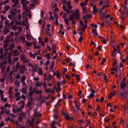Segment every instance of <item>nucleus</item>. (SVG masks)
I'll return each mask as SVG.
<instances>
[{"instance_id": "f257e3e1", "label": "nucleus", "mask_w": 128, "mask_h": 128, "mask_svg": "<svg viewBox=\"0 0 128 128\" xmlns=\"http://www.w3.org/2000/svg\"><path fill=\"white\" fill-rule=\"evenodd\" d=\"M120 93L122 98L126 100L128 98V90H121Z\"/></svg>"}, {"instance_id": "f03ea898", "label": "nucleus", "mask_w": 128, "mask_h": 128, "mask_svg": "<svg viewBox=\"0 0 128 128\" xmlns=\"http://www.w3.org/2000/svg\"><path fill=\"white\" fill-rule=\"evenodd\" d=\"M1 63L0 65V68L2 70V72H4V68H6V64H8V62L6 60H4V58H1Z\"/></svg>"}, {"instance_id": "7ed1b4c3", "label": "nucleus", "mask_w": 128, "mask_h": 128, "mask_svg": "<svg viewBox=\"0 0 128 128\" xmlns=\"http://www.w3.org/2000/svg\"><path fill=\"white\" fill-rule=\"evenodd\" d=\"M0 98H1V100L4 102H6L8 101V98H4V91L0 89Z\"/></svg>"}, {"instance_id": "20e7f679", "label": "nucleus", "mask_w": 128, "mask_h": 128, "mask_svg": "<svg viewBox=\"0 0 128 128\" xmlns=\"http://www.w3.org/2000/svg\"><path fill=\"white\" fill-rule=\"evenodd\" d=\"M12 2H13V4H12V8H14L16 6V8H20V2H18V1L16 0H12Z\"/></svg>"}, {"instance_id": "39448f33", "label": "nucleus", "mask_w": 128, "mask_h": 128, "mask_svg": "<svg viewBox=\"0 0 128 128\" xmlns=\"http://www.w3.org/2000/svg\"><path fill=\"white\" fill-rule=\"evenodd\" d=\"M100 18H110V16L108 14V12H106L104 13L100 14Z\"/></svg>"}, {"instance_id": "423d86ee", "label": "nucleus", "mask_w": 128, "mask_h": 128, "mask_svg": "<svg viewBox=\"0 0 128 128\" xmlns=\"http://www.w3.org/2000/svg\"><path fill=\"white\" fill-rule=\"evenodd\" d=\"M28 4V1L26 0H22L21 4L23 6L24 10H26V4Z\"/></svg>"}, {"instance_id": "0eeeda50", "label": "nucleus", "mask_w": 128, "mask_h": 128, "mask_svg": "<svg viewBox=\"0 0 128 128\" xmlns=\"http://www.w3.org/2000/svg\"><path fill=\"white\" fill-rule=\"evenodd\" d=\"M26 90H28V86L24 82L22 84V92L23 94H26Z\"/></svg>"}, {"instance_id": "6e6552de", "label": "nucleus", "mask_w": 128, "mask_h": 128, "mask_svg": "<svg viewBox=\"0 0 128 128\" xmlns=\"http://www.w3.org/2000/svg\"><path fill=\"white\" fill-rule=\"evenodd\" d=\"M92 34H93L94 38H98V34L96 29L94 28H92Z\"/></svg>"}, {"instance_id": "1a4fd4ad", "label": "nucleus", "mask_w": 128, "mask_h": 128, "mask_svg": "<svg viewBox=\"0 0 128 128\" xmlns=\"http://www.w3.org/2000/svg\"><path fill=\"white\" fill-rule=\"evenodd\" d=\"M91 92L90 93L88 98H92L94 96V94H96V90H94L93 88H92L91 90Z\"/></svg>"}, {"instance_id": "9d476101", "label": "nucleus", "mask_w": 128, "mask_h": 128, "mask_svg": "<svg viewBox=\"0 0 128 128\" xmlns=\"http://www.w3.org/2000/svg\"><path fill=\"white\" fill-rule=\"evenodd\" d=\"M126 83L121 82L120 84V87H121V90H126Z\"/></svg>"}, {"instance_id": "9b49d317", "label": "nucleus", "mask_w": 128, "mask_h": 128, "mask_svg": "<svg viewBox=\"0 0 128 128\" xmlns=\"http://www.w3.org/2000/svg\"><path fill=\"white\" fill-rule=\"evenodd\" d=\"M20 104H22V106H20V109H18L17 112H20V110H22V108H24V101L22 100L20 102Z\"/></svg>"}, {"instance_id": "f8f14e48", "label": "nucleus", "mask_w": 128, "mask_h": 128, "mask_svg": "<svg viewBox=\"0 0 128 128\" xmlns=\"http://www.w3.org/2000/svg\"><path fill=\"white\" fill-rule=\"evenodd\" d=\"M114 96H116V91L110 92V94L108 95V98H112V97Z\"/></svg>"}, {"instance_id": "ddd939ff", "label": "nucleus", "mask_w": 128, "mask_h": 128, "mask_svg": "<svg viewBox=\"0 0 128 128\" xmlns=\"http://www.w3.org/2000/svg\"><path fill=\"white\" fill-rule=\"evenodd\" d=\"M82 10L83 14H88V7H83Z\"/></svg>"}, {"instance_id": "4468645a", "label": "nucleus", "mask_w": 128, "mask_h": 128, "mask_svg": "<svg viewBox=\"0 0 128 128\" xmlns=\"http://www.w3.org/2000/svg\"><path fill=\"white\" fill-rule=\"evenodd\" d=\"M63 10L67 14H70V10H68V8H66V6L65 4L63 5Z\"/></svg>"}, {"instance_id": "2eb2a0df", "label": "nucleus", "mask_w": 128, "mask_h": 128, "mask_svg": "<svg viewBox=\"0 0 128 128\" xmlns=\"http://www.w3.org/2000/svg\"><path fill=\"white\" fill-rule=\"evenodd\" d=\"M29 56H30V58H33V60H34V58H36V54H32V52H29Z\"/></svg>"}, {"instance_id": "dca6fc26", "label": "nucleus", "mask_w": 128, "mask_h": 128, "mask_svg": "<svg viewBox=\"0 0 128 128\" xmlns=\"http://www.w3.org/2000/svg\"><path fill=\"white\" fill-rule=\"evenodd\" d=\"M24 70H26V66L22 65L20 70V72H22V74H24Z\"/></svg>"}, {"instance_id": "f3484780", "label": "nucleus", "mask_w": 128, "mask_h": 128, "mask_svg": "<svg viewBox=\"0 0 128 128\" xmlns=\"http://www.w3.org/2000/svg\"><path fill=\"white\" fill-rule=\"evenodd\" d=\"M34 44V42H26V46H32V44Z\"/></svg>"}, {"instance_id": "a211bd4d", "label": "nucleus", "mask_w": 128, "mask_h": 128, "mask_svg": "<svg viewBox=\"0 0 128 128\" xmlns=\"http://www.w3.org/2000/svg\"><path fill=\"white\" fill-rule=\"evenodd\" d=\"M6 108H12V106H10V104H6L4 105V107L3 108V110H6Z\"/></svg>"}, {"instance_id": "6ab92c4d", "label": "nucleus", "mask_w": 128, "mask_h": 128, "mask_svg": "<svg viewBox=\"0 0 128 128\" xmlns=\"http://www.w3.org/2000/svg\"><path fill=\"white\" fill-rule=\"evenodd\" d=\"M19 54H18V50H15L13 52V56H17Z\"/></svg>"}, {"instance_id": "aec40b11", "label": "nucleus", "mask_w": 128, "mask_h": 128, "mask_svg": "<svg viewBox=\"0 0 128 128\" xmlns=\"http://www.w3.org/2000/svg\"><path fill=\"white\" fill-rule=\"evenodd\" d=\"M92 6L93 8L94 12L96 13L98 12V9L96 8V6L95 5H92Z\"/></svg>"}, {"instance_id": "412c9836", "label": "nucleus", "mask_w": 128, "mask_h": 128, "mask_svg": "<svg viewBox=\"0 0 128 128\" xmlns=\"http://www.w3.org/2000/svg\"><path fill=\"white\" fill-rule=\"evenodd\" d=\"M65 118L66 120H72V118L70 116V115H68V114H65Z\"/></svg>"}, {"instance_id": "4be33fe9", "label": "nucleus", "mask_w": 128, "mask_h": 128, "mask_svg": "<svg viewBox=\"0 0 128 128\" xmlns=\"http://www.w3.org/2000/svg\"><path fill=\"white\" fill-rule=\"evenodd\" d=\"M76 20H80V14H74Z\"/></svg>"}, {"instance_id": "5701e85b", "label": "nucleus", "mask_w": 128, "mask_h": 128, "mask_svg": "<svg viewBox=\"0 0 128 128\" xmlns=\"http://www.w3.org/2000/svg\"><path fill=\"white\" fill-rule=\"evenodd\" d=\"M100 38L103 44H106V38H104L102 36H100Z\"/></svg>"}, {"instance_id": "b1692460", "label": "nucleus", "mask_w": 128, "mask_h": 128, "mask_svg": "<svg viewBox=\"0 0 128 128\" xmlns=\"http://www.w3.org/2000/svg\"><path fill=\"white\" fill-rule=\"evenodd\" d=\"M0 54H1L0 58H4V54H4V48H2L0 50Z\"/></svg>"}, {"instance_id": "393cba45", "label": "nucleus", "mask_w": 128, "mask_h": 128, "mask_svg": "<svg viewBox=\"0 0 128 128\" xmlns=\"http://www.w3.org/2000/svg\"><path fill=\"white\" fill-rule=\"evenodd\" d=\"M80 6H81L82 8H84V6H88V2H82L80 4Z\"/></svg>"}, {"instance_id": "a878e982", "label": "nucleus", "mask_w": 128, "mask_h": 128, "mask_svg": "<svg viewBox=\"0 0 128 128\" xmlns=\"http://www.w3.org/2000/svg\"><path fill=\"white\" fill-rule=\"evenodd\" d=\"M44 56L47 58V60H50V54H46Z\"/></svg>"}, {"instance_id": "bb28decb", "label": "nucleus", "mask_w": 128, "mask_h": 128, "mask_svg": "<svg viewBox=\"0 0 128 128\" xmlns=\"http://www.w3.org/2000/svg\"><path fill=\"white\" fill-rule=\"evenodd\" d=\"M40 76H42L44 74V73L42 72V68H40L38 69V72Z\"/></svg>"}, {"instance_id": "cd10ccee", "label": "nucleus", "mask_w": 128, "mask_h": 128, "mask_svg": "<svg viewBox=\"0 0 128 128\" xmlns=\"http://www.w3.org/2000/svg\"><path fill=\"white\" fill-rule=\"evenodd\" d=\"M74 102L76 104V108L78 109V110H80V106L78 105V102H76V100H75Z\"/></svg>"}, {"instance_id": "c85d7f7f", "label": "nucleus", "mask_w": 128, "mask_h": 128, "mask_svg": "<svg viewBox=\"0 0 128 128\" xmlns=\"http://www.w3.org/2000/svg\"><path fill=\"white\" fill-rule=\"evenodd\" d=\"M64 20L67 26H68L70 24L68 23V20H69L68 18H66L64 19Z\"/></svg>"}, {"instance_id": "c756f323", "label": "nucleus", "mask_w": 128, "mask_h": 128, "mask_svg": "<svg viewBox=\"0 0 128 128\" xmlns=\"http://www.w3.org/2000/svg\"><path fill=\"white\" fill-rule=\"evenodd\" d=\"M62 4H67V6H68V4H70V0L68 1L67 0H64L62 2Z\"/></svg>"}, {"instance_id": "7c9ffc66", "label": "nucleus", "mask_w": 128, "mask_h": 128, "mask_svg": "<svg viewBox=\"0 0 128 128\" xmlns=\"http://www.w3.org/2000/svg\"><path fill=\"white\" fill-rule=\"evenodd\" d=\"M26 10L24 12H23V16H26V14H28V12H29V10L28 9H25Z\"/></svg>"}, {"instance_id": "2f4dec72", "label": "nucleus", "mask_w": 128, "mask_h": 128, "mask_svg": "<svg viewBox=\"0 0 128 128\" xmlns=\"http://www.w3.org/2000/svg\"><path fill=\"white\" fill-rule=\"evenodd\" d=\"M34 114L36 116H42V114L38 112H36L34 113Z\"/></svg>"}, {"instance_id": "473e14b6", "label": "nucleus", "mask_w": 128, "mask_h": 128, "mask_svg": "<svg viewBox=\"0 0 128 128\" xmlns=\"http://www.w3.org/2000/svg\"><path fill=\"white\" fill-rule=\"evenodd\" d=\"M69 18L70 20H74V16L70 15Z\"/></svg>"}, {"instance_id": "72a5a7b5", "label": "nucleus", "mask_w": 128, "mask_h": 128, "mask_svg": "<svg viewBox=\"0 0 128 128\" xmlns=\"http://www.w3.org/2000/svg\"><path fill=\"white\" fill-rule=\"evenodd\" d=\"M50 60H47L46 62L44 64L46 66H48V64H50Z\"/></svg>"}, {"instance_id": "f704fd0d", "label": "nucleus", "mask_w": 128, "mask_h": 128, "mask_svg": "<svg viewBox=\"0 0 128 128\" xmlns=\"http://www.w3.org/2000/svg\"><path fill=\"white\" fill-rule=\"evenodd\" d=\"M20 39L21 40H22V42H26V38H24V36H22L21 38H20Z\"/></svg>"}, {"instance_id": "c9c22d12", "label": "nucleus", "mask_w": 128, "mask_h": 128, "mask_svg": "<svg viewBox=\"0 0 128 128\" xmlns=\"http://www.w3.org/2000/svg\"><path fill=\"white\" fill-rule=\"evenodd\" d=\"M117 74H116V76H120V70H118L116 71Z\"/></svg>"}, {"instance_id": "e433bc0d", "label": "nucleus", "mask_w": 128, "mask_h": 128, "mask_svg": "<svg viewBox=\"0 0 128 128\" xmlns=\"http://www.w3.org/2000/svg\"><path fill=\"white\" fill-rule=\"evenodd\" d=\"M35 82H38V80H40V78L39 77H34L33 78Z\"/></svg>"}, {"instance_id": "4c0bfd02", "label": "nucleus", "mask_w": 128, "mask_h": 128, "mask_svg": "<svg viewBox=\"0 0 128 128\" xmlns=\"http://www.w3.org/2000/svg\"><path fill=\"white\" fill-rule=\"evenodd\" d=\"M10 14L12 16H16V12L14 10H10Z\"/></svg>"}, {"instance_id": "58836bf2", "label": "nucleus", "mask_w": 128, "mask_h": 128, "mask_svg": "<svg viewBox=\"0 0 128 128\" xmlns=\"http://www.w3.org/2000/svg\"><path fill=\"white\" fill-rule=\"evenodd\" d=\"M24 64H28L30 62V59H24Z\"/></svg>"}, {"instance_id": "ea45409f", "label": "nucleus", "mask_w": 128, "mask_h": 128, "mask_svg": "<svg viewBox=\"0 0 128 128\" xmlns=\"http://www.w3.org/2000/svg\"><path fill=\"white\" fill-rule=\"evenodd\" d=\"M26 38L27 40H32V36H30V34H28L27 35Z\"/></svg>"}, {"instance_id": "a19ab883", "label": "nucleus", "mask_w": 128, "mask_h": 128, "mask_svg": "<svg viewBox=\"0 0 128 128\" xmlns=\"http://www.w3.org/2000/svg\"><path fill=\"white\" fill-rule=\"evenodd\" d=\"M56 76V78H58V80L60 78V75L58 71H57Z\"/></svg>"}, {"instance_id": "79ce46f5", "label": "nucleus", "mask_w": 128, "mask_h": 128, "mask_svg": "<svg viewBox=\"0 0 128 128\" xmlns=\"http://www.w3.org/2000/svg\"><path fill=\"white\" fill-rule=\"evenodd\" d=\"M88 28V25L87 24H85L84 25V28L82 29V32H84V30Z\"/></svg>"}, {"instance_id": "37998d69", "label": "nucleus", "mask_w": 128, "mask_h": 128, "mask_svg": "<svg viewBox=\"0 0 128 128\" xmlns=\"http://www.w3.org/2000/svg\"><path fill=\"white\" fill-rule=\"evenodd\" d=\"M56 122V121L54 120L52 123H51V127L52 128H56V127L54 126V123Z\"/></svg>"}, {"instance_id": "c03bdc74", "label": "nucleus", "mask_w": 128, "mask_h": 128, "mask_svg": "<svg viewBox=\"0 0 128 128\" xmlns=\"http://www.w3.org/2000/svg\"><path fill=\"white\" fill-rule=\"evenodd\" d=\"M4 24H5L6 26H9L10 23H9L8 20H7V19H6V20H5Z\"/></svg>"}, {"instance_id": "a18cd8bd", "label": "nucleus", "mask_w": 128, "mask_h": 128, "mask_svg": "<svg viewBox=\"0 0 128 128\" xmlns=\"http://www.w3.org/2000/svg\"><path fill=\"white\" fill-rule=\"evenodd\" d=\"M15 84H16L17 86H20V81H16L15 82Z\"/></svg>"}, {"instance_id": "49530a36", "label": "nucleus", "mask_w": 128, "mask_h": 128, "mask_svg": "<svg viewBox=\"0 0 128 128\" xmlns=\"http://www.w3.org/2000/svg\"><path fill=\"white\" fill-rule=\"evenodd\" d=\"M26 76H22V82H24L25 80H26Z\"/></svg>"}, {"instance_id": "de8ad7c7", "label": "nucleus", "mask_w": 128, "mask_h": 128, "mask_svg": "<svg viewBox=\"0 0 128 128\" xmlns=\"http://www.w3.org/2000/svg\"><path fill=\"white\" fill-rule=\"evenodd\" d=\"M36 86H42V82H36Z\"/></svg>"}, {"instance_id": "09e8293b", "label": "nucleus", "mask_w": 128, "mask_h": 128, "mask_svg": "<svg viewBox=\"0 0 128 128\" xmlns=\"http://www.w3.org/2000/svg\"><path fill=\"white\" fill-rule=\"evenodd\" d=\"M18 30V27L16 26H14L12 27V30Z\"/></svg>"}, {"instance_id": "8fccbe9b", "label": "nucleus", "mask_w": 128, "mask_h": 128, "mask_svg": "<svg viewBox=\"0 0 128 128\" xmlns=\"http://www.w3.org/2000/svg\"><path fill=\"white\" fill-rule=\"evenodd\" d=\"M106 62V59L104 58L101 62V64H104V62Z\"/></svg>"}, {"instance_id": "3c124183", "label": "nucleus", "mask_w": 128, "mask_h": 128, "mask_svg": "<svg viewBox=\"0 0 128 128\" xmlns=\"http://www.w3.org/2000/svg\"><path fill=\"white\" fill-rule=\"evenodd\" d=\"M82 91L81 90H79V96L80 98H82Z\"/></svg>"}, {"instance_id": "603ef678", "label": "nucleus", "mask_w": 128, "mask_h": 128, "mask_svg": "<svg viewBox=\"0 0 128 128\" xmlns=\"http://www.w3.org/2000/svg\"><path fill=\"white\" fill-rule=\"evenodd\" d=\"M82 20H88V16L84 15L82 18Z\"/></svg>"}, {"instance_id": "864d4df0", "label": "nucleus", "mask_w": 128, "mask_h": 128, "mask_svg": "<svg viewBox=\"0 0 128 128\" xmlns=\"http://www.w3.org/2000/svg\"><path fill=\"white\" fill-rule=\"evenodd\" d=\"M15 96H16V98L20 96V93L18 92L15 93Z\"/></svg>"}, {"instance_id": "5fc2aeb1", "label": "nucleus", "mask_w": 128, "mask_h": 128, "mask_svg": "<svg viewBox=\"0 0 128 128\" xmlns=\"http://www.w3.org/2000/svg\"><path fill=\"white\" fill-rule=\"evenodd\" d=\"M20 60H24V58H26V56H24L23 54L20 55Z\"/></svg>"}, {"instance_id": "6e6d98bb", "label": "nucleus", "mask_w": 128, "mask_h": 128, "mask_svg": "<svg viewBox=\"0 0 128 128\" xmlns=\"http://www.w3.org/2000/svg\"><path fill=\"white\" fill-rule=\"evenodd\" d=\"M82 40H84V38H82V36H80V38H79V40H78V42H82Z\"/></svg>"}, {"instance_id": "4d7b16f0", "label": "nucleus", "mask_w": 128, "mask_h": 128, "mask_svg": "<svg viewBox=\"0 0 128 128\" xmlns=\"http://www.w3.org/2000/svg\"><path fill=\"white\" fill-rule=\"evenodd\" d=\"M100 102H104V96L102 97Z\"/></svg>"}, {"instance_id": "13d9d810", "label": "nucleus", "mask_w": 128, "mask_h": 128, "mask_svg": "<svg viewBox=\"0 0 128 128\" xmlns=\"http://www.w3.org/2000/svg\"><path fill=\"white\" fill-rule=\"evenodd\" d=\"M60 102H62V99H59L58 102L56 104V106H60Z\"/></svg>"}, {"instance_id": "bf43d9fd", "label": "nucleus", "mask_w": 128, "mask_h": 128, "mask_svg": "<svg viewBox=\"0 0 128 128\" xmlns=\"http://www.w3.org/2000/svg\"><path fill=\"white\" fill-rule=\"evenodd\" d=\"M6 72H10V66H8L6 68Z\"/></svg>"}, {"instance_id": "052dcab7", "label": "nucleus", "mask_w": 128, "mask_h": 128, "mask_svg": "<svg viewBox=\"0 0 128 128\" xmlns=\"http://www.w3.org/2000/svg\"><path fill=\"white\" fill-rule=\"evenodd\" d=\"M8 43H4V48H8Z\"/></svg>"}, {"instance_id": "680f3d73", "label": "nucleus", "mask_w": 128, "mask_h": 128, "mask_svg": "<svg viewBox=\"0 0 128 128\" xmlns=\"http://www.w3.org/2000/svg\"><path fill=\"white\" fill-rule=\"evenodd\" d=\"M80 24L81 26H84V22H82V20H80Z\"/></svg>"}, {"instance_id": "e2e57ef3", "label": "nucleus", "mask_w": 128, "mask_h": 128, "mask_svg": "<svg viewBox=\"0 0 128 128\" xmlns=\"http://www.w3.org/2000/svg\"><path fill=\"white\" fill-rule=\"evenodd\" d=\"M10 10V6H6L4 8V10L8 12Z\"/></svg>"}, {"instance_id": "0e129e2a", "label": "nucleus", "mask_w": 128, "mask_h": 128, "mask_svg": "<svg viewBox=\"0 0 128 128\" xmlns=\"http://www.w3.org/2000/svg\"><path fill=\"white\" fill-rule=\"evenodd\" d=\"M4 126V123L3 122H1L0 123V128H2Z\"/></svg>"}, {"instance_id": "69168bd1", "label": "nucleus", "mask_w": 128, "mask_h": 128, "mask_svg": "<svg viewBox=\"0 0 128 128\" xmlns=\"http://www.w3.org/2000/svg\"><path fill=\"white\" fill-rule=\"evenodd\" d=\"M10 42V40L8 39H6L4 40V44H8Z\"/></svg>"}, {"instance_id": "338daca9", "label": "nucleus", "mask_w": 128, "mask_h": 128, "mask_svg": "<svg viewBox=\"0 0 128 128\" xmlns=\"http://www.w3.org/2000/svg\"><path fill=\"white\" fill-rule=\"evenodd\" d=\"M6 121L10 120V122H13L14 120L10 118H8L6 119Z\"/></svg>"}, {"instance_id": "774afa93", "label": "nucleus", "mask_w": 128, "mask_h": 128, "mask_svg": "<svg viewBox=\"0 0 128 128\" xmlns=\"http://www.w3.org/2000/svg\"><path fill=\"white\" fill-rule=\"evenodd\" d=\"M62 90V88L60 86H58L57 88H56V90L57 92H60V90Z\"/></svg>"}]
</instances>
